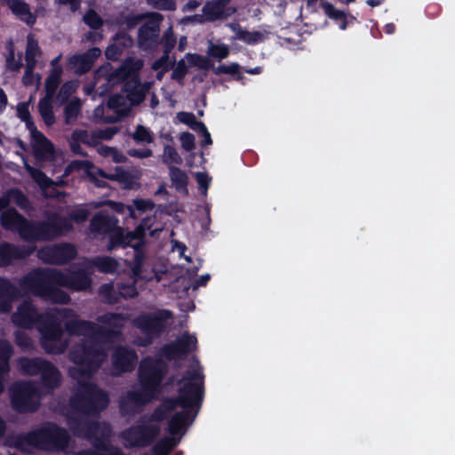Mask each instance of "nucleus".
Returning a JSON list of instances; mask_svg holds the SVG:
<instances>
[{
  "mask_svg": "<svg viewBox=\"0 0 455 455\" xmlns=\"http://www.w3.org/2000/svg\"><path fill=\"white\" fill-rule=\"evenodd\" d=\"M59 315L66 320L64 328L68 335L84 336L69 350V360L76 365L69 370L70 375L73 378H91L107 358L103 345L115 342L117 331L106 330L92 321L78 319L70 308H62Z\"/></svg>",
  "mask_w": 455,
  "mask_h": 455,
  "instance_id": "f257e3e1",
  "label": "nucleus"
},
{
  "mask_svg": "<svg viewBox=\"0 0 455 455\" xmlns=\"http://www.w3.org/2000/svg\"><path fill=\"white\" fill-rule=\"evenodd\" d=\"M11 320L19 328H36L41 333L40 344L45 353L60 355L65 352L67 342L61 340L64 330L60 319L52 313H40L31 299H24L12 315Z\"/></svg>",
  "mask_w": 455,
  "mask_h": 455,
  "instance_id": "f03ea898",
  "label": "nucleus"
},
{
  "mask_svg": "<svg viewBox=\"0 0 455 455\" xmlns=\"http://www.w3.org/2000/svg\"><path fill=\"white\" fill-rule=\"evenodd\" d=\"M70 442L68 432L56 423L46 422L42 427L20 434L14 438V446L25 451L28 447L49 451H60L68 448Z\"/></svg>",
  "mask_w": 455,
  "mask_h": 455,
  "instance_id": "7ed1b4c3",
  "label": "nucleus"
},
{
  "mask_svg": "<svg viewBox=\"0 0 455 455\" xmlns=\"http://www.w3.org/2000/svg\"><path fill=\"white\" fill-rule=\"evenodd\" d=\"M72 228L69 220L57 212L47 214L44 220H26L20 238L26 242L52 241Z\"/></svg>",
  "mask_w": 455,
  "mask_h": 455,
  "instance_id": "20e7f679",
  "label": "nucleus"
},
{
  "mask_svg": "<svg viewBox=\"0 0 455 455\" xmlns=\"http://www.w3.org/2000/svg\"><path fill=\"white\" fill-rule=\"evenodd\" d=\"M109 402L108 392L90 381H79L69 401L75 411L88 416H98L108 408Z\"/></svg>",
  "mask_w": 455,
  "mask_h": 455,
  "instance_id": "39448f33",
  "label": "nucleus"
},
{
  "mask_svg": "<svg viewBox=\"0 0 455 455\" xmlns=\"http://www.w3.org/2000/svg\"><path fill=\"white\" fill-rule=\"evenodd\" d=\"M198 379H202V370H188L183 377L177 381L180 386L178 395L176 397H164L148 417V421L149 423L161 422L166 419L178 407L181 409L191 407L193 403L190 397L191 383Z\"/></svg>",
  "mask_w": 455,
  "mask_h": 455,
  "instance_id": "423d86ee",
  "label": "nucleus"
},
{
  "mask_svg": "<svg viewBox=\"0 0 455 455\" xmlns=\"http://www.w3.org/2000/svg\"><path fill=\"white\" fill-rule=\"evenodd\" d=\"M191 407L175 412L168 421V432L172 435H183L187 425L192 424L197 417L204 398V375L191 383Z\"/></svg>",
  "mask_w": 455,
  "mask_h": 455,
  "instance_id": "0eeeda50",
  "label": "nucleus"
},
{
  "mask_svg": "<svg viewBox=\"0 0 455 455\" xmlns=\"http://www.w3.org/2000/svg\"><path fill=\"white\" fill-rule=\"evenodd\" d=\"M172 318L173 313L169 309L143 312L135 316L132 324L143 334L139 344L143 347L151 345L156 338L165 331L167 321Z\"/></svg>",
  "mask_w": 455,
  "mask_h": 455,
  "instance_id": "6e6552de",
  "label": "nucleus"
},
{
  "mask_svg": "<svg viewBox=\"0 0 455 455\" xmlns=\"http://www.w3.org/2000/svg\"><path fill=\"white\" fill-rule=\"evenodd\" d=\"M167 365L160 358L147 356L139 365L138 378L141 389L149 395H157L166 374Z\"/></svg>",
  "mask_w": 455,
  "mask_h": 455,
  "instance_id": "1a4fd4ad",
  "label": "nucleus"
},
{
  "mask_svg": "<svg viewBox=\"0 0 455 455\" xmlns=\"http://www.w3.org/2000/svg\"><path fill=\"white\" fill-rule=\"evenodd\" d=\"M19 291L22 295L32 294L44 299L50 284H56L55 269L38 267L20 278Z\"/></svg>",
  "mask_w": 455,
  "mask_h": 455,
  "instance_id": "9d476101",
  "label": "nucleus"
},
{
  "mask_svg": "<svg viewBox=\"0 0 455 455\" xmlns=\"http://www.w3.org/2000/svg\"><path fill=\"white\" fill-rule=\"evenodd\" d=\"M10 399L12 409L20 413L35 412L38 410V389L31 381L13 383L10 387Z\"/></svg>",
  "mask_w": 455,
  "mask_h": 455,
  "instance_id": "9b49d317",
  "label": "nucleus"
},
{
  "mask_svg": "<svg viewBox=\"0 0 455 455\" xmlns=\"http://www.w3.org/2000/svg\"><path fill=\"white\" fill-rule=\"evenodd\" d=\"M160 426L149 423L148 420L137 423L122 432V438L132 448H145L150 446L159 436Z\"/></svg>",
  "mask_w": 455,
  "mask_h": 455,
  "instance_id": "f8f14e48",
  "label": "nucleus"
},
{
  "mask_svg": "<svg viewBox=\"0 0 455 455\" xmlns=\"http://www.w3.org/2000/svg\"><path fill=\"white\" fill-rule=\"evenodd\" d=\"M148 20L139 28L137 43L142 51H153L160 43V25L164 16L159 12H150Z\"/></svg>",
  "mask_w": 455,
  "mask_h": 455,
  "instance_id": "ddd939ff",
  "label": "nucleus"
},
{
  "mask_svg": "<svg viewBox=\"0 0 455 455\" xmlns=\"http://www.w3.org/2000/svg\"><path fill=\"white\" fill-rule=\"evenodd\" d=\"M77 255L75 245L68 243H61L42 247L38 252V258L46 264L64 265L73 260Z\"/></svg>",
  "mask_w": 455,
  "mask_h": 455,
  "instance_id": "4468645a",
  "label": "nucleus"
},
{
  "mask_svg": "<svg viewBox=\"0 0 455 455\" xmlns=\"http://www.w3.org/2000/svg\"><path fill=\"white\" fill-rule=\"evenodd\" d=\"M55 276L56 284L75 291H85L92 284L91 273L84 268L68 270L65 273L55 269Z\"/></svg>",
  "mask_w": 455,
  "mask_h": 455,
  "instance_id": "2eb2a0df",
  "label": "nucleus"
},
{
  "mask_svg": "<svg viewBox=\"0 0 455 455\" xmlns=\"http://www.w3.org/2000/svg\"><path fill=\"white\" fill-rule=\"evenodd\" d=\"M34 251V246L16 245L8 242H3L0 243V267H6L15 260L25 259Z\"/></svg>",
  "mask_w": 455,
  "mask_h": 455,
  "instance_id": "dca6fc26",
  "label": "nucleus"
},
{
  "mask_svg": "<svg viewBox=\"0 0 455 455\" xmlns=\"http://www.w3.org/2000/svg\"><path fill=\"white\" fill-rule=\"evenodd\" d=\"M138 360V355L134 349L126 346H117L112 353L113 368L118 373L132 371Z\"/></svg>",
  "mask_w": 455,
  "mask_h": 455,
  "instance_id": "f3484780",
  "label": "nucleus"
},
{
  "mask_svg": "<svg viewBox=\"0 0 455 455\" xmlns=\"http://www.w3.org/2000/svg\"><path fill=\"white\" fill-rule=\"evenodd\" d=\"M101 55L99 47H92L83 53H76L68 59V64L75 68L76 74L82 76L88 73L95 60Z\"/></svg>",
  "mask_w": 455,
  "mask_h": 455,
  "instance_id": "a211bd4d",
  "label": "nucleus"
},
{
  "mask_svg": "<svg viewBox=\"0 0 455 455\" xmlns=\"http://www.w3.org/2000/svg\"><path fill=\"white\" fill-rule=\"evenodd\" d=\"M20 298V292L9 279L0 277V314H9L12 303Z\"/></svg>",
  "mask_w": 455,
  "mask_h": 455,
  "instance_id": "6ab92c4d",
  "label": "nucleus"
},
{
  "mask_svg": "<svg viewBox=\"0 0 455 455\" xmlns=\"http://www.w3.org/2000/svg\"><path fill=\"white\" fill-rule=\"evenodd\" d=\"M26 218L15 208L10 207L0 214V224L4 230L17 232L19 235L22 231Z\"/></svg>",
  "mask_w": 455,
  "mask_h": 455,
  "instance_id": "aec40b11",
  "label": "nucleus"
},
{
  "mask_svg": "<svg viewBox=\"0 0 455 455\" xmlns=\"http://www.w3.org/2000/svg\"><path fill=\"white\" fill-rule=\"evenodd\" d=\"M7 4L12 14L22 22L32 28L36 22V14L32 13L29 5L23 0H7Z\"/></svg>",
  "mask_w": 455,
  "mask_h": 455,
  "instance_id": "412c9836",
  "label": "nucleus"
},
{
  "mask_svg": "<svg viewBox=\"0 0 455 455\" xmlns=\"http://www.w3.org/2000/svg\"><path fill=\"white\" fill-rule=\"evenodd\" d=\"M40 380L44 387L53 390L60 387L61 383V374L52 362L47 361L40 374Z\"/></svg>",
  "mask_w": 455,
  "mask_h": 455,
  "instance_id": "4be33fe9",
  "label": "nucleus"
},
{
  "mask_svg": "<svg viewBox=\"0 0 455 455\" xmlns=\"http://www.w3.org/2000/svg\"><path fill=\"white\" fill-rule=\"evenodd\" d=\"M117 220L108 214L97 213L95 214L90 222V228L92 232L105 235L112 232L116 226Z\"/></svg>",
  "mask_w": 455,
  "mask_h": 455,
  "instance_id": "5701e85b",
  "label": "nucleus"
},
{
  "mask_svg": "<svg viewBox=\"0 0 455 455\" xmlns=\"http://www.w3.org/2000/svg\"><path fill=\"white\" fill-rule=\"evenodd\" d=\"M125 318L120 313H106L98 317V322L103 324L106 330L117 331L115 341L122 335V330L124 326Z\"/></svg>",
  "mask_w": 455,
  "mask_h": 455,
  "instance_id": "b1692460",
  "label": "nucleus"
},
{
  "mask_svg": "<svg viewBox=\"0 0 455 455\" xmlns=\"http://www.w3.org/2000/svg\"><path fill=\"white\" fill-rule=\"evenodd\" d=\"M229 1L230 0H214L207 2L203 8L204 14L207 20L215 21L227 18L228 13L225 12V9Z\"/></svg>",
  "mask_w": 455,
  "mask_h": 455,
  "instance_id": "393cba45",
  "label": "nucleus"
},
{
  "mask_svg": "<svg viewBox=\"0 0 455 455\" xmlns=\"http://www.w3.org/2000/svg\"><path fill=\"white\" fill-rule=\"evenodd\" d=\"M46 363L47 360L42 357H22L19 361L20 370L24 374L28 376H40Z\"/></svg>",
  "mask_w": 455,
  "mask_h": 455,
  "instance_id": "a878e982",
  "label": "nucleus"
},
{
  "mask_svg": "<svg viewBox=\"0 0 455 455\" xmlns=\"http://www.w3.org/2000/svg\"><path fill=\"white\" fill-rule=\"evenodd\" d=\"M13 353L12 345L7 340H0V393L4 391L3 378L9 371V360Z\"/></svg>",
  "mask_w": 455,
  "mask_h": 455,
  "instance_id": "bb28decb",
  "label": "nucleus"
},
{
  "mask_svg": "<svg viewBox=\"0 0 455 455\" xmlns=\"http://www.w3.org/2000/svg\"><path fill=\"white\" fill-rule=\"evenodd\" d=\"M319 4L328 18L336 21H340L339 28L342 30L347 29L349 21L347 14L343 11L338 10L332 4L326 0H319Z\"/></svg>",
  "mask_w": 455,
  "mask_h": 455,
  "instance_id": "cd10ccee",
  "label": "nucleus"
},
{
  "mask_svg": "<svg viewBox=\"0 0 455 455\" xmlns=\"http://www.w3.org/2000/svg\"><path fill=\"white\" fill-rule=\"evenodd\" d=\"M230 28L236 32V38L247 44H256L264 39V36L259 31H247L243 29L238 23H230Z\"/></svg>",
  "mask_w": 455,
  "mask_h": 455,
  "instance_id": "c85d7f7f",
  "label": "nucleus"
},
{
  "mask_svg": "<svg viewBox=\"0 0 455 455\" xmlns=\"http://www.w3.org/2000/svg\"><path fill=\"white\" fill-rule=\"evenodd\" d=\"M182 358L187 356L196 347L197 339L195 336L186 332L172 342Z\"/></svg>",
  "mask_w": 455,
  "mask_h": 455,
  "instance_id": "c756f323",
  "label": "nucleus"
},
{
  "mask_svg": "<svg viewBox=\"0 0 455 455\" xmlns=\"http://www.w3.org/2000/svg\"><path fill=\"white\" fill-rule=\"evenodd\" d=\"M90 265L104 274H114L118 268L116 259L108 256L95 257L90 261Z\"/></svg>",
  "mask_w": 455,
  "mask_h": 455,
  "instance_id": "7c9ffc66",
  "label": "nucleus"
},
{
  "mask_svg": "<svg viewBox=\"0 0 455 455\" xmlns=\"http://www.w3.org/2000/svg\"><path fill=\"white\" fill-rule=\"evenodd\" d=\"M170 179L172 186L179 192L188 193V176L185 171L171 165L169 167Z\"/></svg>",
  "mask_w": 455,
  "mask_h": 455,
  "instance_id": "2f4dec72",
  "label": "nucleus"
},
{
  "mask_svg": "<svg viewBox=\"0 0 455 455\" xmlns=\"http://www.w3.org/2000/svg\"><path fill=\"white\" fill-rule=\"evenodd\" d=\"M63 68L51 69L50 74L44 82V90L46 98H53L60 84Z\"/></svg>",
  "mask_w": 455,
  "mask_h": 455,
  "instance_id": "473e14b6",
  "label": "nucleus"
},
{
  "mask_svg": "<svg viewBox=\"0 0 455 455\" xmlns=\"http://www.w3.org/2000/svg\"><path fill=\"white\" fill-rule=\"evenodd\" d=\"M129 246L131 247L132 244L129 241L127 234H124L122 228H115V229L109 233L108 243V251H113L116 247L126 248Z\"/></svg>",
  "mask_w": 455,
  "mask_h": 455,
  "instance_id": "72a5a7b5",
  "label": "nucleus"
},
{
  "mask_svg": "<svg viewBox=\"0 0 455 455\" xmlns=\"http://www.w3.org/2000/svg\"><path fill=\"white\" fill-rule=\"evenodd\" d=\"M52 98L44 97L40 99L38 102L39 114L43 121L44 122L45 125L49 127L52 126L56 122V118L52 109Z\"/></svg>",
  "mask_w": 455,
  "mask_h": 455,
  "instance_id": "f704fd0d",
  "label": "nucleus"
},
{
  "mask_svg": "<svg viewBox=\"0 0 455 455\" xmlns=\"http://www.w3.org/2000/svg\"><path fill=\"white\" fill-rule=\"evenodd\" d=\"M42 51L38 45V42L31 35L27 38V45L25 51V60L26 64H31L36 66L37 57H40Z\"/></svg>",
  "mask_w": 455,
  "mask_h": 455,
  "instance_id": "c9c22d12",
  "label": "nucleus"
},
{
  "mask_svg": "<svg viewBox=\"0 0 455 455\" xmlns=\"http://www.w3.org/2000/svg\"><path fill=\"white\" fill-rule=\"evenodd\" d=\"M82 102L80 99L75 98L68 101L64 108V120L66 124L75 122L80 115Z\"/></svg>",
  "mask_w": 455,
  "mask_h": 455,
  "instance_id": "e433bc0d",
  "label": "nucleus"
},
{
  "mask_svg": "<svg viewBox=\"0 0 455 455\" xmlns=\"http://www.w3.org/2000/svg\"><path fill=\"white\" fill-rule=\"evenodd\" d=\"M125 396L130 403L136 408L138 412L140 407L149 403L156 395H149L146 391L141 389V391H128Z\"/></svg>",
  "mask_w": 455,
  "mask_h": 455,
  "instance_id": "4c0bfd02",
  "label": "nucleus"
},
{
  "mask_svg": "<svg viewBox=\"0 0 455 455\" xmlns=\"http://www.w3.org/2000/svg\"><path fill=\"white\" fill-rule=\"evenodd\" d=\"M56 285L50 284L43 299L59 304H68L70 301V296Z\"/></svg>",
  "mask_w": 455,
  "mask_h": 455,
  "instance_id": "58836bf2",
  "label": "nucleus"
},
{
  "mask_svg": "<svg viewBox=\"0 0 455 455\" xmlns=\"http://www.w3.org/2000/svg\"><path fill=\"white\" fill-rule=\"evenodd\" d=\"M33 140L34 150L36 156H44L53 151V144L42 132H37Z\"/></svg>",
  "mask_w": 455,
  "mask_h": 455,
  "instance_id": "ea45409f",
  "label": "nucleus"
},
{
  "mask_svg": "<svg viewBox=\"0 0 455 455\" xmlns=\"http://www.w3.org/2000/svg\"><path fill=\"white\" fill-rule=\"evenodd\" d=\"M176 445L172 437L165 436L155 443L151 451L154 455H168Z\"/></svg>",
  "mask_w": 455,
  "mask_h": 455,
  "instance_id": "a19ab883",
  "label": "nucleus"
},
{
  "mask_svg": "<svg viewBox=\"0 0 455 455\" xmlns=\"http://www.w3.org/2000/svg\"><path fill=\"white\" fill-rule=\"evenodd\" d=\"M230 53V50L228 45L220 43V44H213L210 43L207 48V55L210 58L216 59L218 60H222L228 57Z\"/></svg>",
  "mask_w": 455,
  "mask_h": 455,
  "instance_id": "79ce46f5",
  "label": "nucleus"
},
{
  "mask_svg": "<svg viewBox=\"0 0 455 455\" xmlns=\"http://www.w3.org/2000/svg\"><path fill=\"white\" fill-rule=\"evenodd\" d=\"M15 344L23 351H30L34 348L31 337L24 331L17 330L13 333Z\"/></svg>",
  "mask_w": 455,
  "mask_h": 455,
  "instance_id": "37998d69",
  "label": "nucleus"
},
{
  "mask_svg": "<svg viewBox=\"0 0 455 455\" xmlns=\"http://www.w3.org/2000/svg\"><path fill=\"white\" fill-rule=\"evenodd\" d=\"M83 21L92 30H99L104 22L100 14L93 9H89L83 16Z\"/></svg>",
  "mask_w": 455,
  "mask_h": 455,
  "instance_id": "c03bdc74",
  "label": "nucleus"
},
{
  "mask_svg": "<svg viewBox=\"0 0 455 455\" xmlns=\"http://www.w3.org/2000/svg\"><path fill=\"white\" fill-rule=\"evenodd\" d=\"M132 138L137 143H152L154 141L152 132L142 124L136 126Z\"/></svg>",
  "mask_w": 455,
  "mask_h": 455,
  "instance_id": "a18cd8bd",
  "label": "nucleus"
},
{
  "mask_svg": "<svg viewBox=\"0 0 455 455\" xmlns=\"http://www.w3.org/2000/svg\"><path fill=\"white\" fill-rule=\"evenodd\" d=\"M26 169L32 179L41 187L48 188L52 184V180L40 169L26 164Z\"/></svg>",
  "mask_w": 455,
  "mask_h": 455,
  "instance_id": "49530a36",
  "label": "nucleus"
},
{
  "mask_svg": "<svg viewBox=\"0 0 455 455\" xmlns=\"http://www.w3.org/2000/svg\"><path fill=\"white\" fill-rule=\"evenodd\" d=\"M214 74H227V75H234L235 76V79L237 81H241L243 78V76L240 72V65L238 63H231L230 65L221 64L219 65L213 70Z\"/></svg>",
  "mask_w": 455,
  "mask_h": 455,
  "instance_id": "de8ad7c7",
  "label": "nucleus"
},
{
  "mask_svg": "<svg viewBox=\"0 0 455 455\" xmlns=\"http://www.w3.org/2000/svg\"><path fill=\"white\" fill-rule=\"evenodd\" d=\"M163 162L166 164H181L182 158L173 146L166 145L164 148Z\"/></svg>",
  "mask_w": 455,
  "mask_h": 455,
  "instance_id": "09e8293b",
  "label": "nucleus"
},
{
  "mask_svg": "<svg viewBox=\"0 0 455 455\" xmlns=\"http://www.w3.org/2000/svg\"><path fill=\"white\" fill-rule=\"evenodd\" d=\"M186 56L189 61L190 66L197 67L198 68L204 70H209L213 67V65L206 57L200 54L188 53Z\"/></svg>",
  "mask_w": 455,
  "mask_h": 455,
  "instance_id": "8fccbe9b",
  "label": "nucleus"
},
{
  "mask_svg": "<svg viewBox=\"0 0 455 455\" xmlns=\"http://www.w3.org/2000/svg\"><path fill=\"white\" fill-rule=\"evenodd\" d=\"M175 65V59L170 60V53H163V55L153 62L152 68L154 70L162 69L163 72H168L172 69Z\"/></svg>",
  "mask_w": 455,
  "mask_h": 455,
  "instance_id": "3c124183",
  "label": "nucleus"
},
{
  "mask_svg": "<svg viewBox=\"0 0 455 455\" xmlns=\"http://www.w3.org/2000/svg\"><path fill=\"white\" fill-rule=\"evenodd\" d=\"M9 196L14 204L20 209L27 210L29 207V200L27 196L19 188L9 190Z\"/></svg>",
  "mask_w": 455,
  "mask_h": 455,
  "instance_id": "603ef678",
  "label": "nucleus"
},
{
  "mask_svg": "<svg viewBox=\"0 0 455 455\" xmlns=\"http://www.w3.org/2000/svg\"><path fill=\"white\" fill-rule=\"evenodd\" d=\"M159 355L169 362L182 359L172 342L164 345L159 350Z\"/></svg>",
  "mask_w": 455,
  "mask_h": 455,
  "instance_id": "864d4df0",
  "label": "nucleus"
},
{
  "mask_svg": "<svg viewBox=\"0 0 455 455\" xmlns=\"http://www.w3.org/2000/svg\"><path fill=\"white\" fill-rule=\"evenodd\" d=\"M188 73V68L186 65L184 59H181L178 62L175 61V65L174 68H172L171 78L180 83L183 81Z\"/></svg>",
  "mask_w": 455,
  "mask_h": 455,
  "instance_id": "5fc2aeb1",
  "label": "nucleus"
},
{
  "mask_svg": "<svg viewBox=\"0 0 455 455\" xmlns=\"http://www.w3.org/2000/svg\"><path fill=\"white\" fill-rule=\"evenodd\" d=\"M160 42L163 44L164 53H171L176 44V36L172 27L164 31Z\"/></svg>",
  "mask_w": 455,
  "mask_h": 455,
  "instance_id": "6e6d98bb",
  "label": "nucleus"
},
{
  "mask_svg": "<svg viewBox=\"0 0 455 455\" xmlns=\"http://www.w3.org/2000/svg\"><path fill=\"white\" fill-rule=\"evenodd\" d=\"M141 246V243H137L136 244H132L131 246L134 249V274H138L139 272L141 271L142 262L144 259V252L142 251Z\"/></svg>",
  "mask_w": 455,
  "mask_h": 455,
  "instance_id": "4d7b16f0",
  "label": "nucleus"
},
{
  "mask_svg": "<svg viewBox=\"0 0 455 455\" xmlns=\"http://www.w3.org/2000/svg\"><path fill=\"white\" fill-rule=\"evenodd\" d=\"M147 2L153 8L161 11H174L176 9L175 0H147Z\"/></svg>",
  "mask_w": 455,
  "mask_h": 455,
  "instance_id": "13d9d810",
  "label": "nucleus"
},
{
  "mask_svg": "<svg viewBox=\"0 0 455 455\" xmlns=\"http://www.w3.org/2000/svg\"><path fill=\"white\" fill-rule=\"evenodd\" d=\"M114 41L117 43L123 51L133 45L132 37L125 32H119L116 34Z\"/></svg>",
  "mask_w": 455,
  "mask_h": 455,
  "instance_id": "bf43d9fd",
  "label": "nucleus"
},
{
  "mask_svg": "<svg viewBox=\"0 0 455 455\" xmlns=\"http://www.w3.org/2000/svg\"><path fill=\"white\" fill-rule=\"evenodd\" d=\"M75 87L72 82H66L64 83L57 95V99L60 100V103L67 102L69 96L74 92Z\"/></svg>",
  "mask_w": 455,
  "mask_h": 455,
  "instance_id": "052dcab7",
  "label": "nucleus"
},
{
  "mask_svg": "<svg viewBox=\"0 0 455 455\" xmlns=\"http://www.w3.org/2000/svg\"><path fill=\"white\" fill-rule=\"evenodd\" d=\"M97 174L102 179L117 181H126L130 178L128 172L124 171H122L120 173L108 174L102 169L97 168Z\"/></svg>",
  "mask_w": 455,
  "mask_h": 455,
  "instance_id": "680f3d73",
  "label": "nucleus"
},
{
  "mask_svg": "<svg viewBox=\"0 0 455 455\" xmlns=\"http://www.w3.org/2000/svg\"><path fill=\"white\" fill-rule=\"evenodd\" d=\"M180 140L183 149L188 152L192 151L196 147L195 136L188 132H182L180 136Z\"/></svg>",
  "mask_w": 455,
  "mask_h": 455,
  "instance_id": "e2e57ef3",
  "label": "nucleus"
},
{
  "mask_svg": "<svg viewBox=\"0 0 455 455\" xmlns=\"http://www.w3.org/2000/svg\"><path fill=\"white\" fill-rule=\"evenodd\" d=\"M119 411L122 416H130L137 413L136 408L130 403L125 395L122 396L119 402Z\"/></svg>",
  "mask_w": 455,
  "mask_h": 455,
  "instance_id": "0e129e2a",
  "label": "nucleus"
},
{
  "mask_svg": "<svg viewBox=\"0 0 455 455\" xmlns=\"http://www.w3.org/2000/svg\"><path fill=\"white\" fill-rule=\"evenodd\" d=\"M121 47L114 41L113 44L108 45L105 51L107 59L111 60H116L123 53Z\"/></svg>",
  "mask_w": 455,
  "mask_h": 455,
  "instance_id": "69168bd1",
  "label": "nucleus"
},
{
  "mask_svg": "<svg viewBox=\"0 0 455 455\" xmlns=\"http://www.w3.org/2000/svg\"><path fill=\"white\" fill-rule=\"evenodd\" d=\"M70 141L90 145L89 133L86 130L76 129L71 134Z\"/></svg>",
  "mask_w": 455,
  "mask_h": 455,
  "instance_id": "338daca9",
  "label": "nucleus"
},
{
  "mask_svg": "<svg viewBox=\"0 0 455 455\" xmlns=\"http://www.w3.org/2000/svg\"><path fill=\"white\" fill-rule=\"evenodd\" d=\"M75 455H124V453L118 449L111 451L108 453L100 452L92 449H85L77 451Z\"/></svg>",
  "mask_w": 455,
  "mask_h": 455,
  "instance_id": "774afa93",
  "label": "nucleus"
}]
</instances>
